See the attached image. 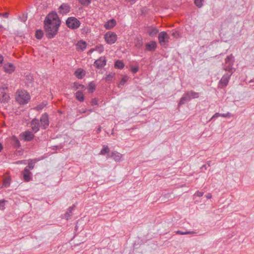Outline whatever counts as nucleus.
Segmentation results:
<instances>
[{"instance_id": "obj_36", "label": "nucleus", "mask_w": 254, "mask_h": 254, "mask_svg": "<svg viewBox=\"0 0 254 254\" xmlns=\"http://www.w3.org/2000/svg\"><path fill=\"white\" fill-rule=\"evenodd\" d=\"M176 234H179V235H187V234H194L195 233L193 231H186V232H182L181 231L178 230L175 232Z\"/></svg>"}, {"instance_id": "obj_53", "label": "nucleus", "mask_w": 254, "mask_h": 254, "mask_svg": "<svg viewBox=\"0 0 254 254\" xmlns=\"http://www.w3.org/2000/svg\"><path fill=\"white\" fill-rule=\"evenodd\" d=\"M87 111V110L85 109L84 110V111H83L82 112H80L81 113H86V112Z\"/></svg>"}, {"instance_id": "obj_5", "label": "nucleus", "mask_w": 254, "mask_h": 254, "mask_svg": "<svg viewBox=\"0 0 254 254\" xmlns=\"http://www.w3.org/2000/svg\"><path fill=\"white\" fill-rule=\"evenodd\" d=\"M234 56L232 54L228 56L225 59V64L223 67V69L228 72V73L234 72L235 69L233 67L234 63Z\"/></svg>"}, {"instance_id": "obj_51", "label": "nucleus", "mask_w": 254, "mask_h": 254, "mask_svg": "<svg viewBox=\"0 0 254 254\" xmlns=\"http://www.w3.org/2000/svg\"><path fill=\"white\" fill-rule=\"evenodd\" d=\"M94 51H95V48L91 49L88 51V54H91V53H92V52H93Z\"/></svg>"}, {"instance_id": "obj_35", "label": "nucleus", "mask_w": 254, "mask_h": 254, "mask_svg": "<svg viewBox=\"0 0 254 254\" xmlns=\"http://www.w3.org/2000/svg\"><path fill=\"white\" fill-rule=\"evenodd\" d=\"M203 1L204 0H194V3L197 7L200 8L203 5Z\"/></svg>"}, {"instance_id": "obj_1", "label": "nucleus", "mask_w": 254, "mask_h": 254, "mask_svg": "<svg viewBox=\"0 0 254 254\" xmlns=\"http://www.w3.org/2000/svg\"><path fill=\"white\" fill-rule=\"evenodd\" d=\"M46 36L48 39L54 38L58 33L61 20L55 12L48 14L44 21Z\"/></svg>"}, {"instance_id": "obj_8", "label": "nucleus", "mask_w": 254, "mask_h": 254, "mask_svg": "<svg viewBox=\"0 0 254 254\" xmlns=\"http://www.w3.org/2000/svg\"><path fill=\"white\" fill-rule=\"evenodd\" d=\"M105 40L108 44H114L117 40V35L114 32L109 31L104 36Z\"/></svg>"}, {"instance_id": "obj_24", "label": "nucleus", "mask_w": 254, "mask_h": 254, "mask_svg": "<svg viewBox=\"0 0 254 254\" xmlns=\"http://www.w3.org/2000/svg\"><path fill=\"white\" fill-rule=\"evenodd\" d=\"M12 144L15 148H18L20 147L21 144L19 140L15 136H12L11 137Z\"/></svg>"}, {"instance_id": "obj_15", "label": "nucleus", "mask_w": 254, "mask_h": 254, "mask_svg": "<svg viewBox=\"0 0 254 254\" xmlns=\"http://www.w3.org/2000/svg\"><path fill=\"white\" fill-rule=\"evenodd\" d=\"M122 156V154L116 151L112 152L111 154L109 156V157L112 158L116 162L121 161Z\"/></svg>"}, {"instance_id": "obj_14", "label": "nucleus", "mask_w": 254, "mask_h": 254, "mask_svg": "<svg viewBox=\"0 0 254 254\" xmlns=\"http://www.w3.org/2000/svg\"><path fill=\"white\" fill-rule=\"evenodd\" d=\"M146 32L150 36L154 37L159 32V30L156 27L151 26L147 28Z\"/></svg>"}, {"instance_id": "obj_29", "label": "nucleus", "mask_w": 254, "mask_h": 254, "mask_svg": "<svg viewBox=\"0 0 254 254\" xmlns=\"http://www.w3.org/2000/svg\"><path fill=\"white\" fill-rule=\"evenodd\" d=\"M78 2L83 6H88L91 3L92 0H78Z\"/></svg>"}, {"instance_id": "obj_11", "label": "nucleus", "mask_w": 254, "mask_h": 254, "mask_svg": "<svg viewBox=\"0 0 254 254\" xmlns=\"http://www.w3.org/2000/svg\"><path fill=\"white\" fill-rule=\"evenodd\" d=\"M169 36L166 32H161L158 35V41L161 46H164L169 42Z\"/></svg>"}, {"instance_id": "obj_40", "label": "nucleus", "mask_w": 254, "mask_h": 254, "mask_svg": "<svg viewBox=\"0 0 254 254\" xmlns=\"http://www.w3.org/2000/svg\"><path fill=\"white\" fill-rule=\"evenodd\" d=\"M92 106L98 105V100L97 98H93L91 101Z\"/></svg>"}, {"instance_id": "obj_39", "label": "nucleus", "mask_w": 254, "mask_h": 254, "mask_svg": "<svg viewBox=\"0 0 254 254\" xmlns=\"http://www.w3.org/2000/svg\"><path fill=\"white\" fill-rule=\"evenodd\" d=\"M139 70V66L136 65L135 66H130V71L133 73H136Z\"/></svg>"}, {"instance_id": "obj_4", "label": "nucleus", "mask_w": 254, "mask_h": 254, "mask_svg": "<svg viewBox=\"0 0 254 254\" xmlns=\"http://www.w3.org/2000/svg\"><path fill=\"white\" fill-rule=\"evenodd\" d=\"M199 97V93L193 90H190L185 92L182 97L180 99L178 106H181L185 104L187 102L190 101L191 99L198 98Z\"/></svg>"}, {"instance_id": "obj_52", "label": "nucleus", "mask_w": 254, "mask_h": 254, "mask_svg": "<svg viewBox=\"0 0 254 254\" xmlns=\"http://www.w3.org/2000/svg\"><path fill=\"white\" fill-rule=\"evenodd\" d=\"M2 148H3V146H2V144L0 143V152L2 150Z\"/></svg>"}, {"instance_id": "obj_34", "label": "nucleus", "mask_w": 254, "mask_h": 254, "mask_svg": "<svg viewBox=\"0 0 254 254\" xmlns=\"http://www.w3.org/2000/svg\"><path fill=\"white\" fill-rule=\"evenodd\" d=\"M95 51H97L99 53L103 52L104 48L102 45H97L95 48Z\"/></svg>"}, {"instance_id": "obj_17", "label": "nucleus", "mask_w": 254, "mask_h": 254, "mask_svg": "<svg viewBox=\"0 0 254 254\" xmlns=\"http://www.w3.org/2000/svg\"><path fill=\"white\" fill-rule=\"evenodd\" d=\"M3 69L6 73H11L14 71L15 66L11 63H7L3 65Z\"/></svg>"}, {"instance_id": "obj_18", "label": "nucleus", "mask_w": 254, "mask_h": 254, "mask_svg": "<svg viewBox=\"0 0 254 254\" xmlns=\"http://www.w3.org/2000/svg\"><path fill=\"white\" fill-rule=\"evenodd\" d=\"M22 173L24 181L26 182H29L31 180V173L30 172L29 169L25 167Z\"/></svg>"}, {"instance_id": "obj_41", "label": "nucleus", "mask_w": 254, "mask_h": 254, "mask_svg": "<svg viewBox=\"0 0 254 254\" xmlns=\"http://www.w3.org/2000/svg\"><path fill=\"white\" fill-rule=\"evenodd\" d=\"M221 117L224 118L231 117H233V115L231 114L229 112H227V113L225 114H221Z\"/></svg>"}, {"instance_id": "obj_16", "label": "nucleus", "mask_w": 254, "mask_h": 254, "mask_svg": "<svg viewBox=\"0 0 254 254\" xmlns=\"http://www.w3.org/2000/svg\"><path fill=\"white\" fill-rule=\"evenodd\" d=\"M156 42L152 41L146 44L145 50L147 51H154L156 49Z\"/></svg>"}, {"instance_id": "obj_50", "label": "nucleus", "mask_w": 254, "mask_h": 254, "mask_svg": "<svg viewBox=\"0 0 254 254\" xmlns=\"http://www.w3.org/2000/svg\"><path fill=\"white\" fill-rule=\"evenodd\" d=\"M101 131V127L100 126H99L96 130L97 133H99Z\"/></svg>"}, {"instance_id": "obj_33", "label": "nucleus", "mask_w": 254, "mask_h": 254, "mask_svg": "<svg viewBox=\"0 0 254 254\" xmlns=\"http://www.w3.org/2000/svg\"><path fill=\"white\" fill-rule=\"evenodd\" d=\"M115 75V73L113 72H111L107 75L105 78L106 82H111L114 78Z\"/></svg>"}, {"instance_id": "obj_23", "label": "nucleus", "mask_w": 254, "mask_h": 254, "mask_svg": "<svg viewBox=\"0 0 254 254\" xmlns=\"http://www.w3.org/2000/svg\"><path fill=\"white\" fill-rule=\"evenodd\" d=\"M75 97L77 100L80 102H83L85 99L84 95L81 91H78L75 93Z\"/></svg>"}, {"instance_id": "obj_3", "label": "nucleus", "mask_w": 254, "mask_h": 254, "mask_svg": "<svg viewBox=\"0 0 254 254\" xmlns=\"http://www.w3.org/2000/svg\"><path fill=\"white\" fill-rule=\"evenodd\" d=\"M31 99V96L25 90L18 89L15 94L16 102L20 105H25L28 104Z\"/></svg>"}, {"instance_id": "obj_6", "label": "nucleus", "mask_w": 254, "mask_h": 254, "mask_svg": "<svg viewBox=\"0 0 254 254\" xmlns=\"http://www.w3.org/2000/svg\"><path fill=\"white\" fill-rule=\"evenodd\" d=\"M67 26L71 29H76L80 25V22L74 17H68L66 20Z\"/></svg>"}, {"instance_id": "obj_21", "label": "nucleus", "mask_w": 254, "mask_h": 254, "mask_svg": "<svg viewBox=\"0 0 254 254\" xmlns=\"http://www.w3.org/2000/svg\"><path fill=\"white\" fill-rule=\"evenodd\" d=\"M116 24V21L115 19H112L108 20L104 25V27L106 29H111L113 28Z\"/></svg>"}, {"instance_id": "obj_2", "label": "nucleus", "mask_w": 254, "mask_h": 254, "mask_svg": "<svg viewBox=\"0 0 254 254\" xmlns=\"http://www.w3.org/2000/svg\"><path fill=\"white\" fill-rule=\"evenodd\" d=\"M49 125V117L48 114L46 113L41 116L40 121L37 118H34L30 123V127L34 133L38 132L40 129V127L43 129H46L48 127Z\"/></svg>"}, {"instance_id": "obj_42", "label": "nucleus", "mask_w": 254, "mask_h": 254, "mask_svg": "<svg viewBox=\"0 0 254 254\" xmlns=\"http://www.w3.org/2000/svg\"><path fill=\"white\" fill-rule=\"evenodd\" d=\"M6 202L5 200H0V209H3L4 208V203Z\"/></svg>"}, {"instance_id": "obj_27", "label": "nucleus", "mask_w": 254, "mask_h": 254, "mask_svg": "<svg viewBox=\"0 0 254 254\" xmlns=\"http://www.w3.org/2000/svg\"><path fill=\"white\" fill-rule=\"evenodd\" d=\"M128 77L127 75L124 76L121 79V81H120V82L118 85V87L121 88L122 86H123L125 85V84L126 83V82L128 80Z\"/></svg>"}, {"instance_id": "obj_54", "label": "nucleus", "mask_w": 254, "mask_h": 254, "mask_svg": "<svg viewBox=\"0 0 254 254\" xmlns=\"http://www.w3.org/2000/svg\"><path fill=\"white\" fill-rule=\"evenodd\" d=\"M88 111H89L90 112H93V110L92 109H90V110H88Z\"/></svg>"}, {"instance_id": "obj_37", "label": "nucleus", "mask_w": 254, "mask_h": 254, "mask_svg": "<svg viewBox=\"0 0 254 254\" xmlns=\"http://www.w3.org/2000/svg\"><path fill=\"white\" fill-rule=\"evenodd\" d=\"M45 106H46V104L42 103V104L38 105V106L35 107L34 108V109L37 111H40L42 110L45 107Z\"/></svg>"}, {"instance_id": "obj_32", "label": "nucleus", "mask_w": 254, "mask_h": 254, "mask_svg": "<svg viewBox=\"0 0 254 254\" xmlns=\"http://www.w3.org/2000/svg\"><path fill=\"white\" fill-rule=\"evenodd\" d=\"M44 33L41 30H37L35 32V37L38 39H41L43 37Z\"/></svg>"}, {"instance_id": "obj_44", "label": "nucleus", "mask_w": 254, "mask_h": 254, "mask_svg": "<svg viewBox=\"0 0 254 254\" xmlns=\"http://www.w3.org/2000/svg\"><path fill=\"white\" fill-rule=\"evenodd\" d=\"M9 13L8 12L0 13V16H3L5 18L8 17Z\"/></svg>"}, {"instance_id": "obj_9", "label": "nucleus", "mask_w": 254, "mask_h": 254, "mask_svg": "<svg viewBox=\"0 0 254 254\" xmlns=\"http://www.w3.org/2000/svg\"><path fill=\"white\" fill-rule=\"evenodd\" d=\"M19 137L21 140H23L25 141H30L34 139L35 135L32 131L26 130L21 133Z\"/></svg>"}, {"instance_id": "obj_12", "label": "nucleus", "mask_w": 254, "mask_h": 254, "mask_svg": "<svg viewBox=\"0 0 254 254\" xmlns=\"http://www.w3.org/2000/svg\"><path fill=\"white\" fill-rule=\"evenodd\" d=\"M106 59L105 57H101L94 63V65L96 68L100 69L103 67L106 64Z\"/></svg>"}, {"instance_id": "obj_46", "label": "nucleus", "mask_w": 254, "mask_h": 254, "mask_svg": "<svg viewBox=\"0 0 254 254\" xmlns=\"http://www.w3.org/2000/svg\"><path fill=\"white\" fill-rule=\"evenodd\" d=\"M3 61V57L0 54V67L1 66Z\"/></svg>"}, {"instance_id": "obj_45", "label": "nucleus", "mask_w": 254, "mask_h": 254, "mask_svg": "<svg viewBox=\"0 0 254 254\" xmlns=\"http://www.w3.org/2000/svg\"><path fill=\"white\" fill-rule=\"evenodd\" d=\"M219 117H221V114L219 113H216L212 116V119L216 118Z\"/></svg>"}, {"instance_id": "obj_13", "label": "nucleus", "mask_w": 254, "mask_h": 254, "mask_svg": "<svg viewBox=\"0 0 254 254\" xmlns=\"http://www.w3.org/2000/svg\"><path fill=\"white\" fill-rule=\"evenodd\" d=\"M71 7L68 3H64L59 8V13L62 15L66 14L70 11Z\"/></svg>"}, {"instance_id": "obj_28", "label": "nucleus", "mask_w": 254, "mask_h": 254, "mask_svg": "<svg viewBox=\"0 0 254 254\" xmlns=\"http://www.w3.org/2000/svg\"><path fill=\"white\" fill-rule=\"evenodd\" d=\"M110 152V149L107 145H103V148L100 152L99 154L104 155L106 154H108Z\"/></svg>"}, {"instance_id": "obj_48", "label": "nucleus", "mask_w": 254, "mask_h": 254, "mask_svg": "<svg viewBox=\"0 0 254 254\" xmlns=\"http://www.w3.org/2000/svg\"><path fill=\"white\" fill-rule=\"evenodd\" d=\"M178 35H179V34H178V33L177 32H173V33H172V35L173 36H174V37H176V38H177V36H178Z\"/></svg>"}, {"instance_id": "obj_31", "label": "nucleus", "mask_w": 254, "mask_h": 254, "mask_svg": "<svg viewBox=\"0 0 254 254\" xmlns=\"http://www.w3.org/2000/svg\"><path fill=\"white\" fill-rule=\"evenodd\" d=\"M73 87L74 90H77V89L84 90L85 89L84 85L79 84L77 82L74 83Z\"/></svg>"}, {"instance_id": "obj_47", "label": "nucleus", "mask_w": 254, "mask_h": 254, "mask_svg": "<svg viewBox=\"0 0 254 254\" xmlns=\"http://www.w3.org/2000/svg\"><path fill=\"white\" fill-rule=\"evenodd\" d=\"M125 1L127 2H129L131 4H134L136 0H125Z\"/></svg>"}, {"instance_id": "obj_30", "label": "nucleus", "mask_w": 254, "mask_h": 254, "mask_svg": "<svg viewBox=\"0 0 254 254\" xmlns=\"http://www.w3.org/2000/svg\"><path fill=\"white\" fill-rule=\"evenodd\" d=\"M96 88V85L93 82H90L87 86V89L89 92L93 93Z\"/></svg>"}, {"instance_id": "obj_38", "label": "nucleus", "mask_w": 254, "mask_h": 254, "mask_svg": "<svg viewBox=\"0 0 254 254\" xmlns=\"http://www.w3.org/2000/svg\"><path fill=\"white\" fill-rule=\"evenodd\" d=\"M35 162H36L34 161L33 160H29L28 166L26 167H28L30 169H33L34 167Z\"/></svg>"}, {"instance_id": "obj_20", "label": "nucleus", "mask_w": 254, "mask_h": 254, "mask_svg": "<svg viewBox=\"0 0 254 254\" xmlns=\"http://www.w3.org/2000/svg\"><path fill=\"white\" fill-rule=\"evenodd\" d=\"M74 74L77 78L82 79L85 75V71L83 69L79 68L75 71Z\"/></svg>"}, {"instance_id": "obj_19", "label": "nucleus", "mask_w": 254, "mask_h": 254, "mask_svg": "<svg viewBox=\"0 0 254 254\" xmlns=\"http://www.w3.org/2000/svg\"><path fill=\"white\" fill-rule=\"evenodd\" d=\"M87 44L83 41H79L76 45V49L78 51H83L86 48Z\"/></svg>"}, {"instance_id": "obj_49", "label": "nucleus", "mask_w": 254, "mask_h": 254, "mask_svg": "<svg viewBox=\"0 0 254 254\" xmlns=\"http://www.w3.org/2000/svg\"><path fill=\"white\" fill-rule=\"evenodd\" d=\"M206 197L207 199H210L212 197V195L210 193H208L206 195Z\"/></svg>"}, {"instance_id": "obj_26", "label": "nucleus", "mask_w": 254, "mask_h": 254, "mask_svg": "<svg viewBox=\"0 0 254 254\" xmlns=\"http://www.w3.org/2000/svg\"><path fill=\"white\" fill-rule=\"evenodd\" d=\"M114 66L116 68L122 69L125 66V64L122 60H119L115 62Z\"/></svg>"}, {"instance_id": "obj_7", "label": "nucleus", "mask_w": 254, "mask_h": 254, "mask_svg": "<svg viewBox=\"0 0 254 254\" xmlns=\"http://www.w3.org/2000/svg\"><path fill=\"white\" fill-rule=\"evenodd\" d=\"M232 73H227L225 74L218 82V87L219 88H224L226 87L229 82Z\"/></svg>"}, {"instance_id": "obj_10", "label": "nucleus", "mask_w": 254, "mask_h": 254, "mask_svg": "<svg viewBox=\"0 0 254 254\" xmlns=\"http://www.w3.org/2000/svg\"><path fill=\"white\" fill-rule=\"evenodd\" d=\"M7 90V86L0 87V102H8L10 99L9 95L6 92Z\"/></svg>"}, {"instance_id": "obj_22", "label": "nucleus", "mask_w": 254, "mask_h": 254, "mask_svg": "<svg viewBox=\"0 0 254 254\" xmlns=\"http://www.w3.org/2000/svg\"><path fill=\"white\" fill-rule=\"evenodd\" d=\"M11 182V177L10 176L5 174L4 175V178L3 180L2 186L4 187H8L10 186Z\"/></svg>"}, {"instance_id": "obj_43", "label": "nucleus", "mask_w": 254, "mask_h": 254, "mask_svg": "<svg viewBox=\"0 0 254 254\" xmlns=\"http://www.w3.org/2000/svg\"><path fill=\"white\" fill-rule=\"evenodd\" d=\"M203 193H204L203 192H201V191H197L195 193L194 195L195 196H198V197H201V196H202L203 195Z\"/></svg>"}, {"instance_id": "obj_25", "label": "nucleus", "mask_w": 254, "mask_h": 254, "mask_svg": "<svg viewBox=\"0 0 254 254\" xmlns=\"http://www.w3.org/2000/svg\"><path fill=\"white\" fill-rule=\"evenodd\" d=\"M75 205L70 206L67 210V212L64 214V218L66 220H68L70 216L72 215V211L73 208L75 207Z\"/></svg>"}]
</instances>
